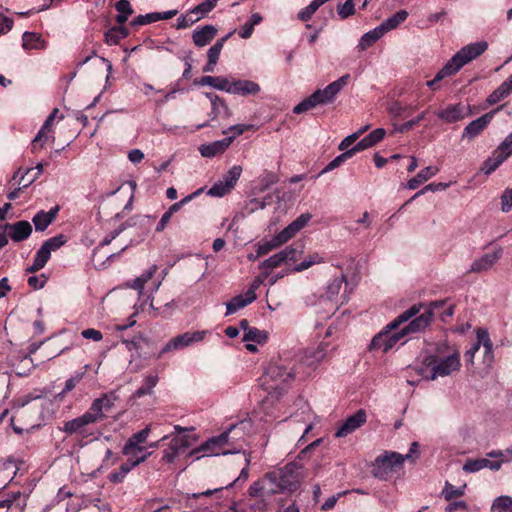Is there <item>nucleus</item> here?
Masks as SVG:
<instances>
[{
  "label": "nucleus",
  "instance_id": "obj_11",
  "mask_svg": "<svg viewBox=\"0 0 512 512\" xmlns=\"http://www.w3.org/2000/svg\"><path fill=\"white\" fill-rule=\"evenodd\" d=\"M207 334L206 330L202 331H194V332H185L180 334L171 340H169L165 346L158 353L157 358H161L163 354L173 351L180 350L185 347L192 345L193 343L202 341Z\"/></svg>",
  "mask_w": 512,
  "mask_h": 512
},
{
  "label": "nucleus",
  "instance_id": "obj_9",
  "mask_svg": "<svg viewBox=\"0 0 512 512\" xmlns=\"http://www.w3.org/2000/svg\"><path fill=\"white\" fill-rule=\"evenodd\" d=\"M444 303L445 301H434L429 303L422 314L417 317L416 315L412 317L413 319L409 324L402 328L403 334L407 336L424 331L431 324L435 310L442 307Z\"/></svg>",
  "mask_w": 512,
  "mask_h": 512
},
{
  "label": "nucleus",
  "instance_id": "obj_10",
  "mask_svg": "<svg viewBox=\"0 0 512 512\" xmlns=\"http://www.w3.org/2000/svg\"><path fill=\"white\" fill-rule=\"evenodd\" d=\"M116 400L115 392L105 393L92 402L85 414L96 424L106 418V413L112 409Z\"/></svg>",
  "mask_w": 512,
  "mask_h": 512
},
{
  "label": "nucleus",
  "instance_id": "obj_35",
  "mask_svg": "<svg viewBox=\"0 0 512 512\" xmlns=\"http://www.w3.org/2000/svg\"><path fill=\"white\" fill-rule=\"evenodd\" d=\"M384 35H385L384 32L378 25L374 29L363 34V36L361 37V39L359 41L358 48L362 51L366 50L367 48L372 46L376 41H378Z\"/></svg>",
  "mask_w": 512,
  "mask_h": 512
},
{
  "label": "nucleus",
  "instance_id": "obj_47",
  "mask_svg": "<svg viewBox=\"0 0 512 512\" xmlns=\"http://www.w3.org/2000/svg\"><path fill=\"white\" fill-rule=\"evenodd\" d=\"M22 46L24 49L42 48L41 36L34 32H25L22 36Z\"/></svg>",
  "mask_w": 512,
  "mask_h": 512
},
{
  "label": "nucleus",
  "instance_id": "obj_21",
  "mask_svg": "<svg viewBox=\"0 0 512 512\" xmlns=\"http://www.w3.org/2000/svg\"><path fill=\"white\" fill-rule=\"evenodd\" d=\"M349 80H350V75L345 74V75L341 76L339 79H337L336 81L327 85L324 89H322V94H321L322 105L332 104L335 101L337 95L341 92V90L345 86H347Z\"/></svg>",
  "mask_w": 512,
  "mask_h": 512
},
{
  "label": "nucleus",
  "instance_id": "obj_64",
  "mask_svg": "<svg viewBox=\"0 0 512 512\" xmlns=\"http://www.w3.org/2000/svg\"><path fill=\"white\" fill-rule=\"evenodd\" d=\"M231 190V188L226 187V184L219 180L209 189L208 195L213 197H222L229 193Z\"/></svg>",
  "mask_w": 512,
  "mask_h": 512
},
{
  "label": "nucleus",
  "instance_id": "obj_13",
  "mask_svg": "<svg viewBox=\"0 0 512 512\" xmlns=\"http://www.w3.org/2000/svg\"><path fill=\"white\" fill-rule=\"evenodd\" d=\"M439 119L445 123H456L464 120L467 117L474 115L471 106L463 103H456L448 105L447 107L436 112Z\"/></svg>",
  "mask_w": 512,
  "mask_h": 512
},
{
  "label": "nucleus",
  "instance_id": "obj_17",
  "mask_svg": "<svg viewBox=\"0 0 512 512\" xmlns=\"http://www.w3.org/2000/svg\"><path fill=\"white\" fill-rule=\"evenodd\" d=\"M150 426H146L141 431L134 433L123 446L122 454L127 457H136L138 453L145 451V447L140 444L145 443L149 434Z\"/></svg>",
  "mask_w": 512,
  "mask_h": 512
},
{
  "label": "nucleus",
  "instance_id": "obj_42",
  "mask_svg": "<svg viewBox=\"0 0 512 512\" xmlns=\"http://www.w3.org/2000/svg\"><path fill=\"white\" fill-rule=\"evenodd\" d=\"M267 339L268 334L266 331L253 327L252 329H249L247 332L244 333L242 340L244 342L264 344L266 343Z\"/></svg>",
  "mask_w": 512,
  "mask_h": 512
},
{
  "label": "nucleus",
  "instance_id": "obj_29",
  "mask_svg": "<svg viewBox=\"0 0 512 512\" xmlns=\"http://www.w3.org/2000/svg\"><path fill=\"white\" fill-rule=\"evenodd\" d=\"M216 34L217 29L213 25H205L193 32L192 39L196 46L204 47L213 40Z\"/></svg>",
  "mask_w": 512,
  "mask_h": 512
},
{
  "label": "nucleus",
  "instance_id": "obj_12",
  "mask_svg": "<svg viewBox=\"0 0 512 512\" xmlns=\"http://www.w3.org/2000/svg\"><path fill=\"white\" fill-rule=\"evenodd\" d=\"M95 424L85 413L63 424L62 431L67 435H78L81 439H86L94 435L91 425Z\"/></svg>",
  "mask_w": 512,
  "mask_h": 512
},
{
  "label": "nucleus",
  "instance_id": "obj_25",
  "mask_svg": "<svg viewBox=\"0 0 512 512\" xmlns=\"http://www.w3.org/2000/svg\"><path fill=\"white\" fill-rule=\"evenodd\" d=\"M261 88L258 83L252 80H233L230 94L249 96L256 95L260 92Z\"/></svg>",
  "mask_w": 512,
  "mask_h": 512
},
{
  "label": "nucleus",
  "instance_id": "obj_18",
  "mask_svg": "<svg viewBox=\"0 0 512 512\" xmlns=\"http://www.w3.org/2000/svg\"><path fill=\"white\" fill-rule=\"evenodd\" d=\"M494 460L487 458L468 459L464 463L462 469L467 473H475L484 468H488L492 471H498L501 469L504 461L502 457H492Z\"/></svg>",
  "mask_w": 512,
  "mask_h": 512
},
{
  "label": "nucleus",
  "instance_id": "obj_40",
  "mask_svg": "<svg viewBox=\"0 0 512 512\" xmlns=\"http://www.w3.org/2000/svg\"><path fill=\"white\" fill-rule=\"evenodd\" d=\"M158 380L159 378L157 374L147 375L144 379L143 385L135 391L134 396L140 398L142 396L151 394L153 388L157 385Z\"/></svg>",
  "mask_w": 512,
  "mask_h": 512
},
{
  "label": "nucleus",
  "instance_id": "obj_63",
  "mask_svg": "<svg viewBox=\"0 0 512 512\" xmlns=\"http://www.w3.org/2000/svg\"><path fill=\"white\" fill-rule=\"evenodd\" d=\"M159 21L158 12L148 13L146 15H139L133 19L131 25H146Z\"/></svg>",
  "mask_w": 512,
  "mask_h": 512
},
{
  "label": "nucleus",
  "instance_id": "obj_56",
  "mask_svg": "<svg viewBox=\"0 0 512 512\" xmlns=\"http://www.w3.org/2000/svg\"><path fill=\"white\" fill-rule=\"evenodd\" d=\"M67 242V239L64 235L60 234L54 236L52 238L47 239L42 246L46 247L48 251L51 253L52 251H56L60 247H62Z\"/></svg>",
  "mask_w": 512,
  "mask_h": 512
},
{
  "label": "nucleus",
  "instance_id": "obj_20",
  "mask_svg": "<svg viewBox=\"0 0 512 512\" xmlns=\"http://www.w3.org/2000/svg\"><path fill=\"white\" fill-rule=\"evenodd\" d=\"M146 461V456L128 457L127 461L123 463L118 470L111 472L108 479L113 484L122 483L127 474L135 467Z\"/></svg>",
  "mask_w": 512,
  "mask_h": 512
},
{
  "label": "nucleus",
  "instance_id": "obj_37",
  "mask_svg": "<svg viewBox=\"0 0 512 512\" xmlns=\"http://www.w3.org/2000/svg\"><path fill=\"white\" fill-rule=\"evenodd\" d=\"M264 492L268 494H275V490L268 483L267 474L262 481H256L249 487V495L252 497L262 496Z\"/></svg>",
  "mask_w": 512,
  "mask_h": 512
},
{
  "label": "nucleus",
  "instance_id": "obj_15",
  "mask_svg": "<svg viewBox=\"0 0 512 512\" xmlns=\"http://www.w3.org/2000/svg\"><path fill=\"white\" fill-rule=\"evenodd\" d=\"M501 108L502 106L468 123L462 132V139L472 140L481 134Z\"/></svg>",
  "mask_w": 512,
  "mask_h": 512
},
{
  "label": "nucleus",
  "instance_id": "obj_24",
  "mask_svg": "<svg viewBox=\"0 0 512 512\" xmlns=\"http://www.w3.org/2000/svg\"><path fill=\"white\" fill-rule=\"evenodd\" d=\"M206 97L210 100L212 106V110L209 113L211 120H215L219 116L225 118H229L231 116L232 112L224 99L213 93H206Z\"/></svg>",
  "mask_w": 512,
  "mask_h": 512
},
{
  "label": "nucleus",
  "instance_id": "obj_44",
  "mask_svg": "<svg viewBox=\"0 0 512 512\" xmlns=\"http://www.w3.org/2000/svg\"><path fill=\"white\" fill-rule=\"evenodd\" d=\"M262 21V16L259 13L251 15L250 19L241 27L238 34L241 38H249L254 30V26L258 25Z\"/></svg>",
  "mask_w": 512,
  "mask_h": 512
},
{
  "label": "nucleus",
  "instance_id": "obj_60",
  "mask_svg": "<svg viewBox=\"0 0 512 512\" xmlns=\"http://www.w3.org/2000/svg\"><path fill=\"white\" fill-rule=\"evenodd\" d=\"M509 94L510 93L506 89V86H503V84H501L493 93H491L487 97V102L490 105L496 104L499 101H501L502 99H504L505 97H507Z\"/></svg>",
  "mask_w": 512,
  "mask_h": 512
},
{
  "label": "nucleus",
  "instance_id": "obj_33",
  "mask_svg": "<svg viewBox=\"0 0 512 512\" xmlns=\"http://www.w3.org/2000/svg\"><path fill=\"white\" fill-rule=\"evenodd\" d=\"M123 344H125L126 348L130 352H135L136 356L139 358H148L146 352H143L145 346L148 345V340L142 336H134L131 340L124 339Z\"/></svg>",
  "mask_w": 512,
  "mask_h": 512
},
{
  "label": "nucleus",
  "instance_id": "obj_30",
  "mask_svg": "<svg viewBox=\"0 0 512 512\" xmlns=\"http://www.w3.org/2000/svg\"><path fill=\"white\" fill-rule=\"evenodd\" d=\"M438 172L439 168L437 166H427L420 170L415 177L408 180L406 187L410 190H414L422 183L434 177Z\"/></svg>",
  "mask_w": 512,
  "mask_h": 512
},
{
  "label": "nucleus",
  "instance_id": "obj_62",
  "mask_svg": "<svg viewBox=\"0 0 512 512\" xmlns=\"http://www.w3.org/2000/svg\"><path fill=\"white\" fill-rule=\"evenodd\" d=\"M454 75V73L452 72V70L450 69V66H448L447 64H445L442 69H440L437 74L435 75L434 79L433 80H430V81H427L426 85L429 87V88H434L435 84L440 82L441 80H443L444 78L446 77H449V76H452Z\"/></svg>",
  "mask_w": 512,
  "mask_h": 512
},
{
  "label": "nucleus",
  "instance_id": "obj_8",
  "mask_svg": "<svg viewBox=\"0 0 512 512\" xmlns=\"http://www.w3.org/2000/svg\"><path fill=\"white\" fill-rule=\"evenodd\" d=\"M487 49V41L470 43L462 47L446 64L456 74L464 65L482 55Z\"/></svg>",
  "mask_w": 512,
  "mask_h": 512
},
{
  "label": "nucleus",
  "instance_id": "obj_32",
  "mask_svg": "<svg viewBox=\"0 0 512 512\" xmlns=\"http://www.w3.org/2000/svg\"><path fill=\"white\" fill-rule=\"evenodd\" d=\"M32 233V226L28 221L21 220L11 224L10 237L14 242L26 240Z\"/></svg>",
  "mask_w": 512,
  "mask_h": 512
},
{
  "label": "nucleus",
  "instance_id": "obj_55",
  "mask_svg": "<svg viewBox=\"0 0 512 512\" xmlns=\"http://www.w3.org/2000/svg\"><path fill=\"white\" fill-rule=\"evenodd\" d=\"M254 128V125L252 124H236V125H232L230 127H228L227 129L223 130L222 133L224 135H228L231 133V135H229L228 137H233V140L242 135L244 132L248 131V130H252Z\"/></svg>",
  "mask_w": 512,
  "mask_h": 512
},
{
  "label": "nucleus",
  "instance_id": "obj_43",
  "mask_svg": "<svg viewBox=\"0 0 512 512\" xmlns=\"http://www.w3.org/2000/svg\"><path fill=\"white\" fill-rule=\"evenodd\" d=\"M157 271V266L152 265L146 272H144L141 276L135 278L132 284L129 285L130 288L138 290L142 293L144 285L153 277V275Z\"/></svg>",
  "mask_w": 512,
  "mask_h": 512
},
{
  "label": "nucleus",
  "instance_id": "obj_57",
  "mask_svg": "<svg viewBox=\"0 0 512 512\" xmlns=\"http://www.w3.org/2000/svg\"><path fill=\"white\" fill-rule=\"evenodd\" d=\"M355 13L354 0H346L337 6V14L341 19H346Z\"/></svg>",
  "mask_w": 512,
  "mask_h": 512
},
{
  "label": "nucleus",
  "instance_id": "obj_38",
  "mask_svg": "<svg viewBox=\"0 0 512 512\" xmlns=\"http://www.w3.org/2000/svg\"><path fill=\"white\" fill-rule=\"evenodd\" d=\"M128 36L127 28L123 26L113 27L105 33V41L109 45H117L121 39Z\"/></svg>",
  "mask_w": 512,
  "mask_h": 512
},
{
  "label": "nucleus",
  "instance_id": "obj_49",
  "mask_svg": "<svg viewBox=\"0 0 512 512\" xmlns=\"http://www.w3.org/2000/svg\"><path fill=\"white\" fill-rule=\"evenodd\" d=\"M369 128H370V125H368V124L364 125V126L360 127L354 133L345 137L339 144V149L345 150L348 147H350L351 145H353L365 132L368 131Z\"/></svg>",
  "mask_w": 512,
  "mask_h": 512
},
{
  "label": "nucleus",
  "instance_id": "obj_1",
  "mask_svg": "<svg viewBox=\"0 0 512 512\" xmlns=\"http://www.w3.org/2000/svg\"><path fill=\"white\" fill-rule=\"evenodd\" d=\"M461 368V354L457 347L439 343L422 358L418 373L426 380L451 376Z\"/></svg>",
  "mask_w": 512,
  "mask_h": 512
},
{
  "label": "nucleus",
  "instance_id": "obj_28",
  "mask_svg": "<svg viewBox=\"0 0 512 512\" xmlns=\"http://www.w3.org/2000/svg\"><path fill=\"white\" fill-rule=\"evenodd\" d=\"M58 211L59 207L55 206L51 208L48 212L41 210L38 213H36L32 218L35 230L44 231L53 222Z\"/></svg>",
  "mask_w": 512,
  "mask_h": 512
},
{
  "label": "nucleus",
  "instance_id": "obj_53",
  "mask_svg": "<svg viewBox=\"0 0 512 512\" xmlns=\"http://www.w3.org/2000/svg\"><path fill=\"white\" fill-rule=\"evenodd\" d=\"M512 507V497L510 496H499L497 497L491 506L492 512H504Z\"/></svg>",
  "mask_w": 512,
  "mask_h": 512
},
{
  "label": "nucleus",
  "instance_id": "obj_22",
  "mask_svg": "<svg viewBox=\"0 0 512 512\" xmlns=\"http://www.w3.org/2000/svg\"><path fill=\"white\" fill-rule=\"evenodd\" d=\"M189 446L186 437L175 436L172 437L168 447L163 450L161 461L164 463H173L179 456L180 452Z\"/></svg>",
  "mask_w": 512,
  "mask_h": 512
},
{
  "label": "nucleus",
  "instance_id": "obj_19",
  "mask_svg": "<svg viewBox=\"0 0 512 512\" xmlns=\"http://www.w3.org/2000/svg\"><path fill=\"white\" fill-rule=\"evenodd\" d=\"M366 412L362 409L349 416L338 428L335 436L338 438L346 437L360 428L366 422Z\"/></svg>",
  "mask_w": 512,
  "mask_h": 512
},
{
  "label": "nucleus",
  "instance_id": "obj_45",
  "mask_svg": "<svg viewBox=\"0 0 512 512\" xmlns=\"http://www.w3.org/2000/svg\"><path fill=\"white\" fill-rule=\"evenodd\" d=\"M118 15L116 17L117 22L122 25L128 20V17L133 13V9L128 0H119L115 5Z\"/></svg>",
  "mask_w": 512,
  "mask_h": 512
},
{
  "label": "nucleus",
  "instance_id": "obj_2",
  "mask_svg": "<svg viewBox=\"0 0 512 512\" xmlns=\"http://www.w3.org/2000/svg\"><path fill=\"white\" fill-rule=\"evenodd\" d=\"M423 307L424 305L422 303H418L402 312L373 337L370 343V349L382 350L383 352H387L392 349L398 341L405 337L402 329L394 333H392V331L396 330L401 324L411 320L412 317L417 315Z\"/></svg>",
  "mask_w": 512,
  "mask_h": 512
},
{
  "label": "nucleus",
  "instance_id": "obj_31",
  "mask_svg": "<svg viewBox=\"0 0 512 512\" xmlns=\"http://www.w3.org/2000/svg\"><path fill=\"white\" fill-rule=\"evenodd\" d=\"M18 466L13 460H7L0 466V491L5 489L17 474Z\"/></svg>",
  "mask_w": 512,
  "mask_h": 512
},
{
  "label": "nucleus",
  "instance_id": "obj_58",
  "mask_svg": "<svg viewBox=\"0 0 512 512\" xmlns=\"http://www.w3.org/2000/svg\"><path fill=\"white\" fill-rule=\"evenodd\" d=\"M372 145L369 143L366 137L362 138L357 143H354L347 149H345V155L353 157L357 152L371 148Z\"/></svg>",
  "mask_w": 512,
  "mask_h": 512
},
{
  "label": "nucleus",
  "instance_id": "obj_7",
  "mask_svg": "<svg viewBox=\"0 0 512 512\" xmlns=\"http://www.w3.org/2000/svg\"><path fill=\"white\" fill-rule=\"evenodd\" d=\"M345 282L346 277L341 271L340 275L326 287L325 297L322 296V312L327 314L328 317L333 315L347 299L345 291L340 294L342 285Z\"/></svg>",
  "mask_w": 512,
  "mask_h": 512
},
{
  "label": "nucleus",
  "instance_id": "obj_23",
  "mask_svg": "<svg viewBox=\"0 0 512 512\" xmlns=\"http://www.w3.org/2000/svg\"><path fill=\"white\" fill-rule=\"evenodd\" d=\"M233 137H226L222 140H217L211 143L202 144L199 147V152L202 157L212 158L217 155L223 154L228 147L232 144Z\"/></svg>",
  "mask_w": 512,
  "mask_h": 512
},
{
  "label": "nucleus",
  "instance_id": "obj_39",
  "mask_svg": "<svg viewBox=\"0 0 512 512\" xmlns=\"http://www.w3.org/2000/svg\"><path fill=\"white\" fill-rule=\"evenodd\" d=\"M508 157H506L503 153L500 151H496V153L488 158L482 167V171L485 174H491L494 172Z\"/></svg>",
  "mask_w": 512,
  "mask_h": 512
},
{
  "label": "nucleus",
  "instance_id": "obj_59",
  "mask_svg": "<svg viewBox=\"0 0 512 512\" xmlns=\"http://www.w3.org/2000/svg\"><path fill=\"white\" fill-rule=\"evenodd\" d=\"M320 7V0H313L306 8L298 13V18L302 21H307Z\"/></svg>",
  "mask_w": 512,
  "mask_h": 512
},
{
  "label": "nucleus",
  "instance_id": "obj_61",
  "mask_svg": "<svg viewBox=\"0 0 512 512\" xmlns=\"http://www.w3.org/2000/svg\"><path fill=\"white\" fill-rule=\"evenodd\" d=\"M464 488L465 486L457 488L452 484L446 482L442 493L445 499L449 501L455 497L462 496L464 494Z\"/></svg>",
  "mask_w": 512,
  "mask_h": 512
},
{
  "label": "nucleus",
  "instance_id": "obj_54",
  "mask_svg": "<svg viewBox=\"0 0 512 512\" xmlns=\"http://www.w3.org/2000/svg\"><path fill=\"white\" fill-rule=\"evenodd\" d=\"M218 0H204L197 6H195L191 11L190 14H196L198 16H201V18L209 13L211 10L214 9L216 6Z\"/></svg>",
  "mask_w": 512,
  "mask_h": 512
},
{
  "label": "nucleus",
  "instance_id": "obj_4",
  "mask_svg": "<svg viewBox=\"0 0 512 512\" xmlns=\"http://www.w3.org/2000/svg\"><path fill=\"white\" fill-rule=\"evenodd\" d=\"M303 478V467L299 462H291L277 470L267 473L268 483L276 493L296 491Z\"/></svg>",
  "mask_w": 512,
  "mask_h": 512
},
{
  "label": "nucleus",
  "instance_id": "obj_46",
  "mask_svg": "<svg viewBox=\"0 0 512 512\" xmlns=\"http://www.w3.org/2000/svg\"><path fill=\"white\" fill-rule=\"evenodd\" d=\"M241 174L242 167L240 165H234L223 175L221 181L226 184V187L233 189Z\"/></svg>",
  "mask_w": 512,
  "mask_h": 512
},
{
  "label": "nucleus",
  "instance_id": "obj_36",
  "mask_svg": "<svg viewBox=\"0 0 512 512\" xmlns=\"http://www.w3.org/2000/svg\"><path fill=\"white\" fill-rule=\"evenodd\" d=\"M318 104H320V89H316L310 97L304 99L298 105H296L293 108V112L296 114H301L314 108Z\"/></svg>",
  "mask_w": 512,
  "mask_h": 512
},
{
  "label": "nucleus",
  "instance_id": "obj_3",
  "mask_svg": "<svg viewBox=\"0 0 512 512\" xmlns=\"http://www.w3.org/2000/svg\"><path fill=\"white\" fill-rule=\"evenodd\" d=\"M294 381L291 368L281 364H270L260 378L261 387L267 392V401L274 402L288 391Z\"/></svg>",
  "mask_w": 512,
  "mask_h": 512
},
{
  "label": "nucleus",
  "instance_id": "obj_41",
  "mask_svg": "<svg viewBox=\"0 0 512 512\" xmlns=\"http://www.w3.org/2000/svg\"><path fill=\"white\" fill-rule=\"evenodd\" d=\"M153 218H151L150 216H142V215H137V216H134V217H131L129 218L125 223H123L118 229L112 231L109 236L111 237V239H115L126 227H132V226H135L137 224H142V223H145V222H149L151 221Z\"/></svg>",
  "mask_w": 512,
  "mask_h": 512
},
{
  "label": "nucleus",
  "instance_id": "obj_48",
  "mask_svg": "<svg viewBox=\"0 0 512 512\" xmlns=\"http://www.w3.org/2000/svg\"><path fill=\"white\" fill-rule=\"evenodd\" d=\"M283 257L284 255L279 252L270 256L268 259L264 260L260 264L259 268L266 270V272L264 273L265 277L268 276L269 270L279 267L282 263H285Z\"/></svg>",
  "mask_w": 512,
  "mask_h": 512
},
{
  "label": "nucleus",
  "instance_id": "obj_52",
  "mask_svg": "<svg viewBox=\"0 0 512 512\" xmlns=\"http://www.w3.org/2000/svg\"><path fill=\"white\" fill-rule=\"evenodd\" d=\"M279 181V177L276 173L266 171L261 177L259 178V191L263 192L267 190L270 186L273 184H276Z\"/></svg>",
  "mask_w": 512,
  "mask_h": 512
},
{
  "label": "nucleus",
  "instance_id": "obj_26",
  "mask_svg": "<svg viewBox=\"0 0 512 512\" xmlns=\"http://www.w3.org/2000/svg\"><path fill=\"white\" fill-rule=\"evenodd\" d=\"M476 337L479 338L480 347L484 349L483 363L485 366L490 367L494 362L493 343L489 337L487 330L477 329Z\"/></svg>",
  "mask_w": 512,
  "mask_h": 512
},
{
  "label": "nucleus",
  "instance_id": "obj_6",
  "mask_svg": "<svg viewBox=\"0 0 512 512\" xmlns=\"http://www.w3.org/2000/svg\"><path fill=\"white\" fill-rule=\"evenodd\" d=\"M246 425H247V423L244 421H240L238 423L232 424L226 431H224L220 435L213 436V437L209 438L207 441L202 443L200 446L193 449L189 453V456L196 455L200 452H204L207 455H215V456L220 455V454L227 455V454H231V453H237L238 450L237 451H230V450L220 451V449L224 445L230 443L231 432L237 431V430L243 431Z\"/></svg>",
  "mask_w": 512,
  "mask_h": 512
},
{
  "label": "nucleus",
  "instance_id": "obj_5",
  "mask_svg": "<svg viewBox=\"0 0 512 512\" xmlns=\"http://www.w3.org/2000/svg\"><path fill=\"white\" fill-rule=\"evenodd\" d=\"M410 458L411 454L402 455L394 451H385L374 460L371 473L378 479L386 480Z\"/></svg>",
  "mask_w": 512,
  "mask_h": 512
},
{
  "label": "nucleus",
  "instance_id": "obj_34",
  "mask_svg": "<svg viewBox=\"0 0 512 512\" xmlns=\"http://www.w3.org/2000/svg\"><path fill=\"white\" fill-rule=\"evenodd\" d=\"M408 17V12L406 10H400L396 12L391 17L387 18L383 21L379 26L386 34L387 32L396 29L400 24H402Z\"/></svg>",
  "mask_w": 512,
  "mask_h": 512
},
{
  "label": "nucleus",
  "instance_id": "obj_16",
  "mask_svg": "<svg viewBox=\"0 0 512 512\" xmlns=\"http://www.w3.org/2000/svg\"><path fill=\"white\" fill-rule=\"evenodd\" d=\"M36 169H37V173L34 176L29 177L27 179H26V175H28L29 172L33 171V169H25L24 170L22 168H19L14 173L11 181H15L17 178H19L18 187L15 188L13 191H11L7 195V198L9 200H15L19 196V192L22 189H25V188L29 187L42 174V172H43V164L42 163H38L37 166H36Z\"/></svg>",
  "mask_w": 512,
  "mask_h": 512
},
{
  "label": "nucleus",
  "instance_id": "obj_51",
  "mask_svg": "<svg viewBox=\"0 0 512 512\" xmlns=\"http://www.w3.org/2000/svg\"><path fill=\"white\" fill-rule=\"evenodd\" d=\"M280 253L284 255L283 258L285 263L295 262L298 259V256L302 253V245L292 244L291 246H288L284 250L280 251Z\"/></svg>",
  "mask_w": 512,
  "mask_h": 512
},
{
  "label": "nucleus",
  "instance_id": "obj_50",
  "mask_svg": "<svg viewBox=\"0 0 512 512\" xmlns=\"http://www.w3.org/2000/svg\"><path fill=\"white\" fill-rule=\"evenodd\" d=\"M230 37V34L222 37L221 39L217 40L208 50L207 57L208 60L211 61V63H217L220 53L223 49L225 41Z\"/></svg>",
  "mask_w": 512,
  "mask_h": 512
},
{
  "label": "nucleus",
  "instance_id": "obj_14",
  "mask_svg": "<svg viewBox=\"0 0 512 512\" xmlns=\"http://www.w3.org/2000/svg\"><path fill=\"white\" fill-rule=\"evenodd\" d=\"M503 249L498 246L494 250L476 258L468 270V273H482L490 270L502 257Z\"/></svg>",
  "mask_w": 512,
  "mask_h": 512
},
{
  "label": "nucleus",
  "instance_id": "obj_27",
  "mask_svg": "<svg viewBox=\"0 0 512 512\" xmlns=\"http://www.w3.org/2000/svg\"><path fill=\"white\" fill-rule=\"evenodd\" d=\"M256 294L252 291H247L244 295H237L233 297L229 302L226 303V315L236 313L238 310L251 304L256 299Z\"/></svg>",
  "mask_w": 512,
  "mask_h": 512
}]
</instances>
